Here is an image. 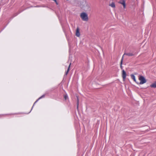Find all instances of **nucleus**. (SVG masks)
I'll use <instances>...</instances> for the list:
<instances>
[{
	"label": "nucleus",
	"instance_id": "1",
	"mask_svg": "<svg viewBox=\"0 0 156 156\" xmlns=\"http://www.w3.org/2000/svg\"><path fill=\"white\" fill-rule=\"evenodd\" d=\"M80 16L81 18L83 21H87L88 20V15L85 12H82L80 13Z\"/></svg>",
	"mask_w": 156,
	"mask_h": 156
},
{
	"label": "nucleus",
	"instance_id": "2",
	"mask_svg": "<svg viewBox=\"0 0 156 156\" xmlns=\"http://www.w3.org/2000/svg\"><path fill=\"white\" fill-rule=\"evenodd\" d=\"M87 2L85 0H81L79 2L78 6L81 9L87 4Z\"/></svg>",
	"mask_w": 156,
	"mask_h": 156
},
{
	"label": "nucleus",
	"instance_id": "3",
	"mask_svg": "<svg viewBox=\"0 0 156 156\" xmlns=\"http://www.w3.org/2000/svg\"><path fill=\"white\" fill-rule=\"evenodd\" d=\"M82 9L86 12L90 11L91 10L90 6L87 3Z\"/></svg>",
	"mask_w": 156,
	"mask_h": 156
},
{
	"label": "nucleus",
	"instance_id": "4",
	"mask_svg": "<svg viewBox=\"0 0 156 156\" xmlns=\"http://www.w3.org/2000/svg\"><path fill=\"white\" fill-rule=\"evenodd\" d=\"M139 79L140 80V82L139 84H142L146 83V80L145 78L142 76H140L139 78Z\"/></svg>",
	"mask_w": 156,
	"mask_h": 156
},
{
	"label": "nucleus",
	"instance_id": "5",
	"mask_svg": "<svg viewBox=\"0 0 156 156\" xmlns=\"http://www.w3.org/2000/svg\"><path fill=\"white\" fill-rule=\"evenodd\" d=\"M134 55V54L133 52H130L127 53H125L122 57L121 61V64H122V60L123 59V57L124 55H128L129 56H133Z\"/></svg>",
	"mask_w": 156,
	"mask_h": 156
},
{
	"label": "nucleus",
	"instance_id": "6",
	"mask_svg": "<svg viewBox=\"0 0 156 156\" xmlns=\"http://www.w3.org/2000/svg\"><path fill=\"white\" fill-rule=\"evenodd\" d=\"M118 3L122 5L124 9L126 8V1L125 0H120L119 1Z\"/></svg>",
	"mask_w": 156,
	"mask_h": 156
},
{
	"label": "nucleus",
	"instance_id": "7",
	"mask_svg": "<svg viewBox=\"0 0 156 156\" xmlns=\"http://www.w3.org/2000/svg\"><path fill=\"white\" fill-rule=\"evenodd\" d=\"M122 76L124 80L126 77V73L124 70L122 71Z\"/></svg>",
	"mask_w": 156,
	"mask_h": 156
},
{
	"label": "nucleus",
	"instance_id": "8",
	"mask_svg": "<svg viewBox=\"0 0 156 156\" xmlns=\"http://www.w3.org/2000/svg\"><path fill=\"white\" fill-rule=\"evenodd\" d=\"M75 34L76 35L77 37H79L80 36V34L79 30H76Z\"/></svg>",
	"mask_w": 156,
	"mask_h": 156
},
{
	"label": "nucleus",
	"instance_id": "9",
	"mask_svg": "<svg viewBox=\"0 0 156 156\" xmlns=\"http://www.w3.org/2000/svg\"><path fill=\"white\" fill-rule=\"evenodd\" d=\"M150 87H151L156 88V82H155L152 83L150 86Z\"/></svg>",
	"mask_w": 156,
	"mask_h": 156
},
{
	"label": "nucleus",
	"instance_id": "10",
	"mask_svg": "<svg viewBox=\"0 0 156 156\" xmlns=\"http://www.w3.org/2000/svg\"><path fill=\"white\" fill-rule=\"evenodd\" d=\"M131 78L135 82H136V79L135 76L133 74H131Z\"/></svg>",
	"mask_w": 156,
	"mask_h": 156
},
{
	"label": "nucleus",
	"instance_id": "11",
	"mask_svg": "<svg viewBox=\"0 0 156 156\" xmlns=\"http://www.w3.org/2000/svg\"><path fill=\"white\" fill-rule=\"evenodd\" d=\"M109 5L112 8L115 7V5L114 2H112Z\"/></svg>",
	"mask_w": 156,
	"mask_h": 156
},
{
	"label": "nucleus",
	"instance_id": "12",
	"mask_svg": "<svg viewBox=\"0 0 156 156\" xmlns=\"http://www.w3.org/2000/svg\"><path fill=\"white\" fill-rule=\"evenodd\" d=\"M44 96H45V95H42L41 96V97H40V98H38V99H37V101L35 102V103H34V105H33V106L34 105V104H35L36 102H37L39 99H41V98H44Z\"/></svg>",
	"mask_w": 156,
	"mask_h": 156
},
{
	"label": "nucleus",
	"instance_id": "13",
	"mask_svg": "<svg viewBox=\"0 0 156 156\" xmlns=\"http://www.w3.org/2000/svg\"><path fill=\"white\" fill-rule=\"evenodd\" d=\"M71 64V63H70V64L69 66V67H68V70H67V71L65 73V75H66L67 74H68V72H69V68H70V66Z\"/></svg>",
	"mask_w": 156,
	"mask_h": 156
},
{
	"label": "nucleus",
	"instance_id": "14",
	"mask_svg": "<svg viewBox=\"0 0 156 156\" xmlns=\"http://www.w3.org/2000/svg\"><path fill=\"white\" fill-rule=\"evenodd\" d=\"M64 98L65 100H66L68 98V97L67 95H65Z\"/></svg>",
	"mask_w": 156,
	"mask_h": 156
},
{
	"label": "nucleus",
	"instance_id": "15",
	"mask_svg": "<svg viewBox=\"0 0 156 156\" xmlns=\"http://www.w3.org/2000/svg\"><path fill=\"white\" fill-rule=\"evenodd\" d=\"M77 103H78V102H77Z\"/></svg>",
	"mask_w": 156,
	"mask_h": 156
}]
</instances>
